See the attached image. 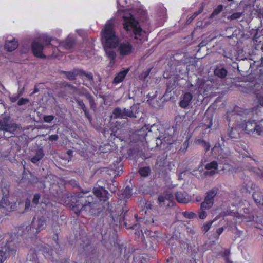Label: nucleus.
<instances>
[{
	"label": "nucleus",
	"mask_w": 263,
	"mask_h": 263,
	"mask_svg": "<svg viewBox=\"0 0 263 263\" xmlns=\"http://www.w3.org/2000/svg\"><path fill=\"white\" fill-rule=\"evenodd\" d=\"M102 42L106 56L110 59L115 60L116 53L114 48L119 44V39L116 35L114 28L113 21L109 20L102 31Z\"/></svg>",
	"instance_id": "f257e3e1"
},
{
	"label": "nucleus",
	"mask_w": 263,
	"mask_h": 263,
	"mask_svg": "<svg viewBox=\"0 0 263 263\" xmlns=\"http://www.w3.org/2000/svg\"><path fill=\"white\" fill-rule=\"evenodd\" d=\"M123 25L129 36L135 40L137 44H141L146 40L145 33L139 25V23L128 12L124 13Z\"/></svg>",
	"instance_id": "f03ea898"
},
{
	"label": "nucleus",
	"mask_w": 263,
	"mask_h": 263,
	"mask_svg": "<svg viewBox=\"0 0 263 263\" xmlns=\"http://www.w3.org/2000/svg\"><path fill=\"white\" fill-rule=\"evenodd\" d=\"M87 193H78L72 197L73 208L80 212L81 211L90 212L95 205V199L91 195H87Z\"/></svg>",
	"instance_id": "7ed1b4c3"
},
{
	"label": "nucleus",
	"mask_w": 263,
	"mask_h": 263,
	"mask_svg": "<svg viewBox=\"0 0 263 263\" xmlns=\"http://www.w3.org/2000/svg\"><path fill=\"white\" fill-rule=\"evenodd\" d=\"M227 120L229 122V126H232L231 131L229 133V137L231 138H237L239 134V128H241L239 120H242L241 115L235 110L228 112Z\"/></svg>",
	"instance_id": "20e7f679"
},
{
	"label": "nucleus",
	"mask_w": 263,
	"mask_h": 263,
	"mask_svg": "<svg viewBox=\"0 0 263 263\" xmlns=\"http://www.w3.org/2000/svg\"><path fill=\"white\" fill-rule=\"evenodd\" d=\"M43 40L45 42H48L47 44H49L54 46H56L57 45H59L60 48L59 50H70L72 48L74 43L72 39H67L64 42L62 43H60L57 40H54L51 37L47 36L44 37Z\"/></svg>",
	"instance_id": "39448f33"
},
{
	"label": "nucleus",
	"mask_w": 263,
	"mask_h": 263,
	"mask_svg": "<svg viewBox=\"0 0 263 263\" xmlns=\"http://www.w3.org/2000/svg\"><path fill=\"white\" fill-rule=\"evenodd\" d=\"M241 128L242 130H245L248 134H256L257 135H260L261 132H263V125H258L255 120L252 121H248L244 124H240Z\"/></svg>",
	"instance_id": "423d86ee"
},
{
	"label": "nucleus",
	"mask_w": 263,
	"mask_h": 263,
	"mask_svg": "<svg viewBox=\"0 0 263 263\" xmlns=\"http://www.w3.org/2000/svg\"><path fill=\"white\" fill-rule=\"evenodd\" d=\"M46 226V222L44 218H40L36 221L34 220V218L33 219L31 225L27 226L26 229L28 233L32 232L34 233H37L41 230L44 229Z\"/></svg>",
	"instance_id": "0eeeda50"
},
{
	"label": "nucleus",
	"mask_w": 263,
	"mask_h": 263,
	"mask_svg": "<svg viewBox=\"0 0 263 263\" xmlns=\"http://www.w3.org/2000/svg\"><path fill=\"white\" fill-rule=\"evenodd\" d=\"M212 150L215 153H217L218 157L219 159L228 158L231 154L229 148L226 147L224 145H222L219 142L214 145Z\"/></svg>",
	"instance_id": "6e6552de"
},
{
	"label": "nucleus",
	"mask_w": 263,
	"mask_h": 263,
	"mask_svg": "<svg viewBox=\"0 0 263 263\" xmlns=\"http://www.w3.org/2000/svg\"><path fill=\"white\" fill-rule=\"evenodd\" d=\"M118 45V51L121 58L128 55L132 53L133 46L129 42H123Z\"/></svg>",
	"instance_id": "1a4fd4ad"
},
{
	"label": "nucleus",
	"mask_w": 263,
	"mask_h": 263,
	"mask_svg": "<svg viewBox=\"0 0 263 263\" xmlns=\"http://www.w3.org/2000/svg\"><path fill=\"white\" fill-rule=\"evenodd\" d=\"M43 48V45L37 42H33L32 44V50L34 55L37 57H45V56L42 53Z\"/></svg>",
	"instance_id": "9d476101"
},
{
	"label": "nucleus",
	"mask_w": 263,
	"mask_h": 263,
	"mask_svg": "<svg viewBox=\"0 0 263 263\" xmlns=\"http://www.w3.org/2000/svg\"><path fill=\"white\" fill-rule=\"evenodd\" d=\"M93 193L101 200L106 201L109 198L108 191L102 187L94 189Z\"/></svg>",
	"instance_id": "9b49d317"
},
{
	"label": "nucleus",
	"mask_w": 263,
	"mask_h": 263,
	"mask_svg": "<svg viewBox=\"0 0 263 263\" xmlns=\"http://www.w3.org/2000/svg\"><path fill=\"white\" fill-rule=\"evenodd\" d=\"M175 197L176 200L181 203H187L191 200L190 196L184 192H177Z\"/></svg>",
	"instance_id": "f8f14e48"
},
{
	"label": "nucleus",
	"mask_w": 263,
	"mask_h": 263,
	"mask_svg": "<svg viewBox=\"0 0 263 263\" xmlns=\"http://www.w3.org/2000/svg\"><path fill=\"white\" fill-rule=\"evenodd\" d=\"M218 164L216 161H213L206 164L205 166V169L207 170H210L209 171H206L204 174L206 175L212 176L218 172L217 170Z\"/></svg>",
	"instance_id": "ddd939ff"
},
{
	"label": "nucleus",
	"mask_w": 263,
	"mask_h": 263,
	"mask_svg": "<svg viewBox=\"0 0 263 263\" xmlns=\"http://www.w3.org/2000/svg\"><path fill=\"white\" fill-rule=\"evenodd\" d=\"M75 102L77 103L78 106H79L83 110L84 115L86 118L88 119L89 122H91L92 121V117L89 113L88 109L87 108L85 104L83 102L82 100H81L78 98H74Z\"/></svg>",
	"instance_id": "4468645a"
},
{
	"label": "nucleus",
	"mask_w": 263,
	"mask_h": 263,
	"mask_svg": "<svg viewBox=\"0 0 263 263\" xmlns=\"http://www.w3.org/2000/svg\"><path fill=\"white\" fill-rule=\"evenodd\" d=\"M18 128L16 124L14 123H9L8 121L5 119L3 130L6 132H9L10 134H13Z\"/></svg>",
	"instance_id": "2eb2a0df"
},
{
	"label": "nucleus",
	"mask_w": 263,
	"mask_h": 263,
	"mask_svg": "<svg viewBox=\"0 0 263 263\" xmlns=\"http://www.w3.org/2000/svg\"><path fill=\"white\" fill-rule=\"evenodd\" d=\"M173 199V195L172 193L168 192L164 193L163 194L159 196L158 198V201L159 204L160 206L164 205V202L165 200L172 201Z\"/></svg>",
	"instance_id": "dca6fc26"
},
{
	"label": "nucleus",
	"mask_w": 263,
	"mask_h": 263,
	"mask_svg": "<svg viewBox=\"0 0 263 263\" xmlns=\"http://www.w3.org/2000/svg\"><path fill=\"white\" fill-rule=\"evenodd\" d=\"M241 190L242 192H250L251 190H255V186L251 180L247 178L244 181Z\"/></svg>",
	"instance_id": "f3484780"
},
{
	"label": "nucleus",
	"mask_w": 263,
	"mask_h": 263,
	"mask_svg": "<svg viewBox=\"0 0 263 263\" xmlns=\"http://www.w3.org/2000/svg\"><path fill=\"white\" fill-rule=\"evenodd\" d=\"M193 98V95L190 92H186L183 95L182 99L180 101V106L182 108L186 107Z\"/></svg>",
	"instance_id": "a211bd4d"
},
{
	"label": "nucleus",
	"mask_w": 263,
	"mask_h": 263,
	"mask_svg": "<svg viewBox=\"0 0 263 263\" xmlns=\"http://www.w3.org/2000/svg\"><path fill=\"white\" fill-rule=\"evenodd\" d=\"M79 94L84 96L86 97L89 102L90 108L93 111H96L97 109V106L92 96H91V94L87 91L84 93L80 92Z\"/></svg>",
	"instance_id": "6ab92c4d"
},
{
	"label": "nucleus",
	"mask_w": 263,
	"mask_h": 263,
	"mask_svg": "<svg viewBox=\"0 0 263 263\" xmlns=\"http://www.w3.org/2000/svg\"><path fill=\"white\" fill-rule=\"evenodd\" d=\"M123 109L125 118L126 117L133 118H136L137 117L136 114L138 112L137 111V106L136 105L132 106L130 109H126V108H124Z\"/></svg>",
	"instance_id": "aec40b11"
},
{
	"label": "nucleus",
	"mask_w": 263,
	"mask_h": 263,
	"mask_svg": "<svg viewBox=\"0 0 263 263\" xmlns=\"http://www.w3.org/2000/svg\"><path fill=\"white\" fill-rule=\"evenodd\" d=\"M129 70V69L127 68L119 72L114 78L113 82L115 84H118L121 82L127 75Z\"/></svg>",
	"instance_id": "412c9836"
},
{
	"label": "nucleus",
	"mask_w": 263,
	"mask_h": 263,
	"mask_svg": "<svg viewBox=\"0 0 263 263\" xmlns=\"http://www.w3.org/2000/svg\"><path fill=\"white\" fill-rule=\"evenodd\" d=\"M18 46L17 42L15 40L7 41L5 45V48L8 51H12L16 49Z\"/></svg>",
	"instance_id": "4be33fe9"
},
{
	"label": "nucleus",
	"mask_w": 263,
	"mask_h": 263,
	"mask_svg": "<svg viewBox=\"0 0 263 263\" xmlns=\"http://www.w3.org/2000/svg\"><path fill=\"white\" fill-rule=\"evenodd\" d=\"M45 154L43 150L40 148L36 151L35 155L31 159V161L33 163H36L41 160Z\"/></svg>",
	"instance_id": "5701e85b"
},
{
	"label": "nucleus",
	"mask_w": 263,
	"mask_h": 263,
	"mask_svg": "<svg viewBox=\"0 0 263 263\" xmlns=\"http://www.w3.org/2000/svg\"><path fill=\"white\" fill-rule=\"evenodd\" d=\"M112 114L114 116V118H121V119H125V116L124 114V109L121 108L120 107L115 108L112 112Z\"/></svg>",
	"instance_id": "b1692460"
},
{
	"label": "nucleus",
	"mask_w": 263,
	"mask_h": 263,
	"mask_svg": "<svg viewBox=\"0 0 263 263\" xmlns=\"http://www.w3.org/2000/svg\"><path fill=\"white\" fill-rule=\"evenodd\" d=\"M9 202L7 199V197H2L1 201H0V208L7 209V210H14L15 209V205H11L10 208Z\"/></svg>",
	"instance_id": "393cba45"
},
{
	"label": "nucleus",
	"mask_w": 263,
	"mask_h": 263,
	"mask_svg": "<svg viewBox=\"0 0 263 263\" xmlns=\"http://www.w3.org/2000/svg\"><path fill=\"white\" fill-rule=\"evenodd\" d=\"M252 197L256 203L261 204L263 201V193L259 190L255 191Z\"/></svg>",
	"instance_id": "a878e982"
},
{
	"label": "nucleus",
	"mask_w": 263,
	"mask_h": 263,
	"mask_svg": "<svg viewBox=\"0 0 263 263\" xmlns=\"http://www.w3.org/2000/svg\"><path fill=\"white\" fill-rule=\"evenodd\" d=\"M214 73L216 76L220 78H224L226 77L228 72L224 68L217 67L215 69Z\"/></svg>",
	"instance_id": "bb28decb"
},
{
	"label": "nucleus",
	"mask_w": 263,
	"mask_h": 263,
	"mask_svg": "<svg viewBox=\"0 0 263 263\" xmlns=\"http://www.w3.org/2000/svg\"><path fill=\"white\" fill-rule=\"evenodd\" d=\"M43 252L44 256L46 257L53 261V257H52L53 251L49 246H45L44 248Z\"/></svg>",
	"instance_id": "cd10ccee"
},
{
	"label": "nucleus",
	"mask_w": 263,
	"mask_h": 263,
	"mask_svg": "<svg viewBox=\"0 0 263 263\" xmlns=\"http://www.w3.org/2000/svg\"><path fill=\"white\" fill-rule=\"evenodd\" d=\"M79 69H75L71 71H65L64 73L69 80L75 79L76 76H79Z\"/></svg>",
	"instance_id": "c85d7f7f"
},
{
	"label": "nucleus",
	"mask_w": 263,
	"mask_h": 263,
	"mask_svg": "<svg viewBox=\"0 0 263 263\" xmlns=\"http://www.w3.org/2000/svg\"><path fill=\"white\" fill-rule=\"evenodd\" d=\"M213 201L205 197L204 200L201 203V210H208L210 209L213 205Z\"/></svg>",
	"instance_id": "c756f323"
},
{
	"label": "nucleus",
	"mask_w": 263,
	"mask_h": 263,
	"mask_svg": "<svg viewBox=\"0 0 263 263\" xmlns=\"http://www.w3.org/2000/svg\"><path fill=\"white\" fill-rule=\"evenodd\" d=\"M79 76H85L86 77L87 80L90 81V82L93 81V74L91 72H86L84 70H83L82 69H79Z\"/></svg>",
	"instance_id": "7c9ffc66"
},
{
	"label": "nucleus",
	"mask_w": 263,
	"mask_h": 263,
	"mask_svg": "<svg viewBox=\"0 0 263 263\" xmlns=\"http://www.w3.org/2000/svg\"><path fill=\"white\" fill-rule=\"evenodd\" d=\"M9 254L8 250L7 248L5 247L2 250H0V262L4 263Z\"/></svg>",
	"instance_id": "2f4dec72"
},
{
	"label": "nucleus",
	"mask_w": 263,
	"mask_h": 263,
	"mask_svg": "<svg viewBox=\"0 0 263 263\" xmlns=\"http://www.w3.org/2000/svg\"><path fill=\"white\" fill-rule=\"evenodd\" d=\"M218 191L217 188L212 189L207 193L205 198L214 201V198L217 194Z\"/></svg>",
	"instance_id": "473e14b6"
},
{
	"label": "nucleus",
	"mask_w": 263,
	"mask_h": 263,
	"mask_svg": "<svg viewBox=\"0 0 263 263\" xmlns=\"http://www.w3.org/2000/svg\"><path fill=\"white\" fill-rule=\"evenodd\" d=\"M196 143L198 145H201L204 148L205 151L209 150L210 144L209 142H206L203 139H198L196 141Z\"/></svg>",
	"instance_id": "72a5a7b5"
},
{
	"label": "nucleus",
	"mask_w": 263,
	"mask_h": 263,
	"mask_svg": "<svg viewBox=\"0 0 263 263\" xmlns=\"http://www.w3.org/2000/svg\"><path fill=\"white\" fill-rule=\"evenodd\" d=\"M150 172V168L149 167H144L140 168L139 170V173L141 176L143 177H146L148 175Z\"/></svg>",
	"instance_id": "f704fd0d"
},
{
	"label": "nucleus",
	"mask_w": 263,
	"mask_h": 263,
	"mask_svg": "<svg viewBox=\"0 0 263 263\" xmlns=\"http://www.w3.org/2000/svg\"><path fill=\"white\" fill-rule=\"evenodd\" d=\"M122 195L125 198H129L132 195V189L129 186H126L123 192Z\"/></svg>",
	"instance_id": "c9c22d12"
},
{
	"label": "nucleus",
	"mask_w": 263,
	"mask_h": 263,
	"mask_svg": "<svg viewBox=\"0 0 263 263\" xmlns=\"http://www.w3.org/2000/svg\"><path fill=\"white\" fill-rule=\"evenodd\" d=\"M223 9V6L222 5H218L216 8L214 9L212 13L210 15V17L212 18L215 15L218 14L220 12L222 11Z\"/></svg>",
	"instance_id": "e433bc0d"
},
{
	"label": "nucleus",
	"mask_w": 263,
	"mask_h": 263,
	"mask_svg": "<svg viewBox=\"0 0 263 263\" xmlns=\"http://www.w3.org/2000/svg\"><path fill=\"white\" fill-rule=\"evenodd\" d=\"M243 12H235L228 17L230 20H235L239 18L242 15Z\"/></svg>",
	"instance_id": "4c0bfd02"
},
{
	"label": "nucleus",
	"mask_w": 263,
	"mask_h": 263,
	"mask_svg": "<svg viewBox=\"0 0 263 263\" xmlns=\"http://www.w3.org/2000/svg\"><path fill=\"white\" fill-rule=\"evenodd\" d=\"M182 215L186 218L191 219L195 217L196 214L193 212H183Z\"/></svg>",
	"instance_id": "58836bf2"
},
{
	"label": "nucleus",
	"mask_w": 263,
	"mask_h": 263,
	"mask_svg": "<svg viewBox=\"0 0 263 263\" xmlns=\"http://www.w3.org/2000/svg\"><path fill=\"white\" fill-rule=\"evenodd\" d=\"M213 221H209L207 222H205L202 226V229L203 231L206 232L211 228V225L212 224Z\"/></svg>",
	"instance_id": "ea45409f"
},
{
	"label": "nucleus",
	"mask_w": 263,
	"mask_h": 263,
	"mask_svg": "<svg viewBox=\"0 0 263 263\" xmlns=\"http://www.w3.org/2000/svg\"><path fill=\"white\" fill-rule=\"evenodd\" d=\"M204 4L203 3H202L201 4V7L200 8H199V10L197 11V12H195L193 15V17H194L195 18L197 15H198L199 14H200L201 13H202V12L203 11V10L204 9Z\"/></svg>",
	"instance_id": "a19ab883"
},
{
	"label": "nucleus",
	"mask_w": 263,
	"mask_h": 263,
	"mask_svg": "<svg viewBox=\"0 0 263 263\" xmlns=\"http://www.w3.org/2000/svg\"><path fill=\"white\" fill-rule=\"evenodd\" d=\"M2 192L3 195V197H7L9 196V191L8 187H4L2 189Z\"/></svg>",
	"instance_id": "79ce46f5"
},
{
	"label": "nucleus",
	"mask_w": 263,
	"mask_h": 263,
	"mask_svg": "<svg viewBox=\"0 0 263 263\" xmlns=\"http://www.w3.org/2000/svg\"><path fill=\"white\" fill-rule=\"evenodd\" d=\"M54 119V116L52 115L45 116L44 120L45 122L50 123Z\"/></svg>",
	"instance_id": "37998d69"
},
{
	"label": "nucleus",
	"mask_w": 263,
	"mask_h": 263,
	"mask_svg": "<svg viewBox=\"0 0 263 263\" xmlns=\"http://www.w3.org/2000/svg\"><path fill=\"white\" fill-rule=\"evenodd\" d=\"M189 138H186V140L184 141V143H183V147H181L180 148V151L183 152H185L187 147H188V146H189Z\"/></svg>",
	"instance_id": "c03bdc74"
},
{
	"label": "nucleus",
	"mask_w": 263,
	"mask_h": 263,
	"mask_svg": "<svg viewBox=\"0 0 263 263\" xmlns=\"http://www.w3.org/2000/svg\"><path fill=\"white\" fill-rule=\"evenodd\" d=\"M40 195L39 194H36L34 195L32 202L33 204L36 205L39 203Z\"/></svg>",
	"instance_id": "a18cd8bd"
},
{
	"label": "nucleus",
	"mask_w": 263,
	"mask_h": 263,
	"mask_svg": "<svg viewBox=\"0 0 263 263\" xmlns=\"http://www.w3.org/2000/svg\"><path fill=\"white\" fill-rule=\"evenodd\" d=\"M204 210H201V211L199 212V217L201 219H204L206 217L207 213Z\"/></svg>",
	"instance_id": "49530a36"
},
{
	"label": "nucleus",
	"mask_w": 263,
	"mask_h": 263,
	"mask_svg": "<svg viewBox=\"0 0 263 263\" xmlns=\"http://www.w3.org/2000/svg\"><path fill=\"white\" fill-rule=\"evenodd\" d=\"M29 102L28 99L22 98L17 102V105L19 106H21L22 105L25 104L27 102Z\"/></svg>",
	"instance_id": "de8ad7c7"
},
{
	"label": "nucleus",
	"mask_w": 263,
	"mask_h": 263,
	"mask_svg": "<svg viewBox=\"0 0 263 263\" xmlns=\"http://www.w3.org/2000/svg\"><path fill=\"white\" fill-rule=\"evenodd\" d=\"M22 95V92H19L17 95H16V96H12V97H11L10 98V100L12 102H15L18 99V98Z\"/></svg>",
	"instance_id": "09e8293b"
},
{
	"label": "nucleus",
	"mask_w": 263,
	"mask_h": 263,
	"mask_svg": "<svg viewBox=\"0 0 263 263\" xmlns=\"http://www.w3.org/2000/svg\"><path fill=\"white\" fill-rule=\"evenodd\" d=\"M256 98L258 103L263 107V96L260 95H257Z\"/></svg>",
	"instance_id": "8fccbe9b"
},
{
	"label": "nucleus",
	"mask_w": 263,
	"mask_h": 263,
	"mask_svg": "<svg viewBox=\"0 0 263 263\" xmlns=\"http://www.w3.org/2000/svg\"><path fill=\"white\" fill-rule=\"evenodd\" d=\"M66 86L69 88L70 90H71L73 92H76L78 90L76 87L70 84H66Z\"/></svg>",
	"instance_id": "3c124183"
},
{
	"label": "nucleus",
	"mask_w": 263,
	"mask_h": 263,
	"mask_svg": "<svg viewBox=\"0 0 263 263\" xmlns=\"http://www.w3.org/2000/svg\"><path fill=\"white\" fill-rule=\"evenodd\" d=\"M58 138L59 136L57 135H52L49 137V139L51 141H56Z\"/></svg>",
	"instance_id": "603ef678"
},
{
	"label": "nucleus",
	"mask_w": 263,
	"mask_h": 263,
	"mask_svg": "<svg viewBox=\"0 0 263 263\" xmlns=\"http://www.w3.org/2000/svg\"><path fill=\"white\" fill-rule=\"evenodd\" d=\"M162 137H160L159 138H158V140L160 141V144H162V143H167V144H171V143L170 142H167V140L166 139V137H163L162 139Z\"/></svg>",
	"instance_id": "864d4df0"
},
{
	"label": "nucleus",
	"mask_w": 263,
	"mask_h": 263,
	"mask_svg": "<svg viewBox=\"0 0 263 263\" xmlns=\"http://www.w3.org/2000/svg\"><path fill=\"white\" fill-rule=\"evenodd\" d=\"M202 173L201 172V170H194L192 172V174H193V175H196V176H198V174H201Z\"/></svg>",
	"instance_id": "5fc2aeb1"
},
{
	"label": "nucleus",
	"mask_w": 263,
	"mask_h": 263,
	"mask_svg": "<svg viewBox=\"0 0 263 263\" xmlns=\"http://www.w3.org/2000/svg\"><path fill=\"white\" fill-rule=\"evenodd\" d=\"M224 229L223 227L219 228L217 229L216 232L218 234V235H220L223 231Z\"/></svg>",
	"instance_id": "6e6d98bb"
},
{
	"label": "nucleus",
	"mask_w": 263,
	"mask_h": 263,
	"mask_svg": "<svg viewBox=\"0 0 263 263\" xmlns=\"http://www.w3.org/2000/svg\"><path fill=\"white\" fill-rule=\"evenodd\" d=\"M109 190L111 192H114L116 190V186L113 184L112 186L110 185Z\"/></svg>",
	"instance_id": "4d7b16f0"
},
{
	"label": "nucleus",
	"mask_w": 263,
	"mask_h": 263,
	"mask_svg": "<svg viewBox=\"0 0 263 263\" xmlns=\"http://www.w3.org/2000/svg\"><path fill=\"white\" fill-rule=\"evenodd\" d=\"M30 205V201L28 199H27L25 202V209H28Z\"/></svg>",
	"instance_id": "13d9d810"
},
{
	"label": "nucleus",
	"mask_w": 263,
	"mask_h": 263,
	"mask_svg": "<svg viewBox=\"0 0 263 263\" xmlns=\"http://www.w3.org/2000/svg\"><path fill=\"white\" fill-rule=\"evenodd\" d=\"M5 122V119L0 120V130H3V127L4 126V123Z\"/></svg>",
	"instance_id": "bf43d9fd"
},
{
	"label": "nucleus",
	"mask_w": 263,
	"mask_h": 263,
	"mask_svg": "<svg viewBox=\"0 0 263 263\" xmlns=\"http://www.w3.org/2000/svg\"><path fill=\"white\" fill-rule=\"evenodd\" d=\"M150 71H151V69H148L144 72V76L143 77V79H145L148 76V74L150 72Z\"/></svg>",
	"instance_id": "052dcab7"
},
{
	"label": "nucleus",
	"mask_w": 263,
	"mask_h": 263,
	"mask_svg": "<svg viewBox=\"0 0 263 263\" xmlns=\"http://www.w3.org/2000/svg\"><path fill=\"white\" fill-rule=\"evenodd\" d=\"M194 17H193V16L192 15L187 20V23L190 24L191 23L192 21L194 19Z\"/></svg>",
	"instance_id": "680f3d73"
},
{
	"label": "nucleus",
	"mask_w": 263,
	"mask_h": 263,
	"mask_svg": "<svg viewBox=\"0 0 263 263\" xmlns=\"http://www.w3.org/2000/svg\"><path fill=\"white\" fill-rule=\"evenodd\" d=\"M236 217L238 218H240L242 220H243L245 219V217L244 216H241L239 214H237Z\"/></svg>",
	"instance_id": "e2e57ef3"
},
{
	"label": "nucleus",
	"mask_w": 263,
	"mask_h": 263,
	"mask_svg": "<svg viewBox=\"0 0 263 263\" xmlns=\"http://www.w3.org/2000/svg\"><path fill=\"white\" fill-rule=\"evenodd\" d=\"M115 60L110 59L109 65L110 66H112L115 64Z\"/></svg>",
	"instance_id": "0e129e2a"
},
{
	"label": "nucleus",
	"mask_w": 263,
	"mask_h": 263,
	"mask_svg": "<svg viewBox=\"0 0 263 263\" xmlns=\"http://www.w3.org/2000/svg\"><path fill=\"white\" fill-rule=\"evenodd\" d=\"M205 46V44H204L203 42H201V43H200L199 44V46L200 47H203V46Z\"/></svg>",
	"instance_id": "69168bd1"
},
{
	"label": "nucleus",
	"mask_w": 263,
	"mask_h": 263,
	"mask_svg": "<svg viewBox=\"0 0 263 263\" xmlns=\"http://www.w3.org/2000/svg\"><path fill=\"white\" fill-rule=\"evenodd\" d=\"M37 91H38V89L35 88L34 89V91H33V93H36V92H37Z\"/></svg>",
	"instance_id": "338daca9"
},
{
	"label": "nucleus",
	"mask_w": 263,
	"mask_h": 263,
	"mask_svg": "<svg viewBox=\"0 0 263 263\" xmlns=\"http://www.w3.org/2000/svg\"><path fill=\"white\" fill-rule=\"evenodd\" d=\"M227 263H232V262H230L229 260H227Z\"/></svg>",
	"instance_id": "774afa93"
}]
</instances>
